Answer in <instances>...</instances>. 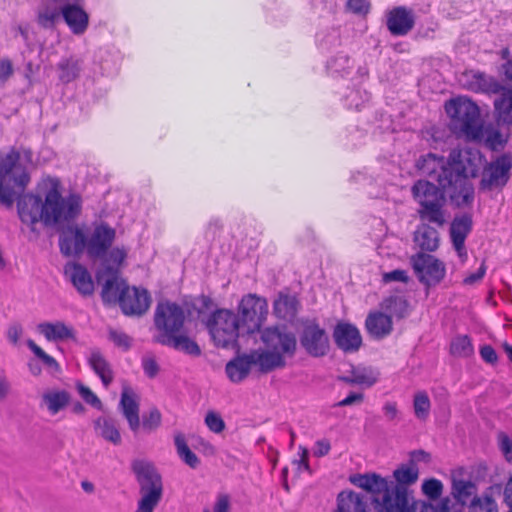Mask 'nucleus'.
<instances>
[{
	"label": "nucleus",
	"instance_id": "5701e85b",
	"mask_svg": "<svg viewBox=\"0 0 512 512\" xmlns=\"http://www.w3.org/2000/svg\"><path fill=\"white\" fill-rule=\"evenodd\" d=\"M64 272L82 296H91L94 293L93 279L84 266L78 263H69L65 266Z\"/></svg>",
	"mask_w": 512,
	"mask_h": 512
},
{
	"label": "nucleus",
	"instance_id": "a878e982",
	"mask_svg": "<svg viewBox=\"0 0 512 512\" xmlns=\"http://www.w3.org/2000/svg\"><path fill=\"white\" fill-rule=\"evenodd\" d=\"M463 81L464 86L475 92L498 93L503 90L497 80L480 72L465 73Z\"/></svg>",
	"mask_w": 512,
	"mask_h": 512
},
{
	"label": "nucleus",
	"instance_id": "a18cd8bd",
	"mask_svg": "<svg viewBox=\"0 0 512 512\" xmlns=\"http://www.w3.org/2000/svg\"><path fill=\"white\" fill-rule=\"evenodd\" d=\"M394 477L397 483L390 482L389 485H407L412 484L418 479V469L415 466L400 467L394 471Z\"/></svg>",
	"mask_w": 512,
	"mask_h": 512
},
{
	"label": "nucleus",
	"instance_id": "3c124183",
	"mask_svg": "<svg viewBox=\"0 0 512 512\" xmlns=\"http://www.w3.org/2000/svg\"><path fill=\"white\" fill-rule=\"evenodd\" d=\"M108 335L109 340L122 350H128L132 346V338L123 331L109 328Z\"/></svg>",
	"mask_w": 512,
	"mask_h": 512
},
{
	"label": "nucleus",
	"instance_id": "bb28decb",
	"mask_svg": "<svg viewBox=\"0 0 512 512\" xmlns=\"http://www.w3.org/2000/svg\"><path fill=\"white\" fill-rule=\"evenodd\" d=\"M368 333L376 339H382L393 331V322L391 316L384 311H371L365 321Z\"/></svg>",
	"mask_w": 512,
	"mask_h": 512
},
{
	"label": "nucleus",
	"instance_id": "423d86ee",
	"mask_svg": "<svg viewBox=\"0 0 512 512\" xmlns=\"http://www.w3.org/2000/svg\"><path fill=\"white\" fill-rule=\"evenodd\" d=\"M132 469L139 483L140 494L135 512H153L163 495L161 475L153 464L144 460L134 461Z\"/></svg>",
	"mask_w": 512,
	"mask_h": 512
},
{
	"label": "nucleus",
	"instance_id": "69168bd1",
	"mask_svg": "<svg viewBox=\"0 0 512 512\" xmlns=\"http://www.w3.org/2000/svg\"><path fill=\"white\" fill-rule=\"evenodd\" d=\"M22 334L23 328L20 324L11 325L7 331L8 340L14 345L18 344V341L21 338Z\"/></svg>",
	"mask_w": 512,
	"mask_h": 512
},
{
	"label": "nucleus",
	"instance_id": "bf43d9fd",
	"mask_svg": "<svg viewBox=\"0 0 512 512\" xmlns=\"http://www.w3.org/2000/svg\"><path fill=\"white\" fill-rule=\"evenodd\" d=\"M499 443L506 460L512 462V440L506 434L501 433L499 435Z\"/></svg>",
	"mask_w": 512,
	"mask_h": 512
},
{
	"label": "nucleus",
	"instance_id": "09e8293b",
	"mask_svg": "<svg viewBox=\"0 0 512 512\" xmlns=\"http://www.w3.org/2000/svg\"><path fill=\"white\" fill-rule=\"evenodd\" d=\"M28 347L32 352L44 363V365L53 372L60 370L57 361L50 355H48L42 348H40L33 340L27 341Z\"/></svg>",
	"mask_w": 512,
	"mask_h": 512
},
{
	"label": "nucleus",
	"instance_id": "e2e57ef3",
	"mask_svg": "<svg viewBox=\"0 0 512 512\" xmlns=\"http://www.w3.org/2000/svg\"><path fill=\"white\" fill-rule=\"evenodd\" d=\"M10 389L11 386L7 374L3 369H0V402L8 397Z\"/></svg>",
	"mask_w": 512,
	"mask_h": 512
},
{
	"label": "nucleus",
	"instance_id": "72a5a7b5",
	"mask_svg": "<svg viewBox=\"0 0 512 512\" xmlns=\"http://www.w3.org/2000/svg\"><path fill=\"white\" fill-rule=\"evenodd\" d=\"M126 288L127 284L122 278L117 275L111 276L102 287L101 297L103 302L107 304L118 302L120 304L121 294Z\"/></svg>",
	"mask_w": 512,
	"mask_h": 512
},
{
	"label": "nucleus",
	"instance_id": "1a4fd4ad",
	"mask_svg": "<svg viewBox=\"0 0 512 512\" xmlns=\"http://www.w3.org/2000/svg\"><path fill=\"white\" fill-rule=\"evenodd\" d=\"M184 319V312L177 304L169 301L158 303L154 323L159 335L155 337V341L160 343V339L179 333L183 327Z\"/></svg>",
	"mask_w": 512,
	"mask_h": 512
},
{
	"label": "nucleus",
	"instance_id": "6e6552de",
	"mask_svg": "<svg viewBox=\"0 0 512 512\" xmlns=\"http://www.w3.org/2000/svg\"><path fill=\"white\" fill-rule=\"evenodd\" d=\"M208 329L215 345L222 348L234 347L242 331L239 317L233 312L221 309L213 313Z\"/></svg>",
	"mask_w": 512,
	"mask_h": 512
},
{
	"label": "nucleus",
	"instance_id": "338daca9",
	"mask_svg": "<svg viewBox=\"0 0 512 512\" xmlns=\"http://www.w3.org/2000/svg\"><path fill=\"white\" fill-rule=\"evenodd\" d=\"M347 7L354 13H366L369 4L366 0H348Z\"/></svg>",
	"mask_w": 512,
	"mask_h": 512
},
{
	"label": "nucleus",
	"instance_id": "f3484780",
	"mask_svg": "<svg viewBox=\"0 0 512 512\" xmlns=\"http://www.w3.org/2000/svg\"><path fill=\"white\" fill-rule=\"evenodd\" d=\"M300 342L307 353L314 357L325 355L329 349L328 336L316 324H309L304 328Z\"/></svg>",
	"mask_w": 512,
	"mask_h": 512
},
{
	"label": "nucleus",
	"instance_id": "680f3d73",
	"mask_svg": "<svg viewBox=\"0 0 512 512\" xmlns=\"http://www.w3.org/2000/svg\"><path fill=\"white\" fill-rule=\"evenodd\" d=\"M480 355L482 359L489 364H495L498 361L497 353L490 345L482 346L480 349Z\"/></svg>",
	"mask_w": 512,
	"mask_h": 512
},
{
	"label": "nucleus",
	"instance_id": "0eeeda50",
	"mask_svg": "<svg viewBox=\"0 0 512 512\" xmlns=\"http://www.w3.org/2000/svg\"><path fill=\"white\" fill-rule=\"evenodd\" d=\"M412 195L419 204L418 214L421 220L443 226L446 222L445 204L446 193L427 180H418L412 186Z\"/></svg>",
	"mask_w": 512,
	"mask_h": 512
},
{
	"label": "nucleus",
	"instance_id": "49530a36",
	"mask_svg": "<svg viewBox=\"0 0 512 512\" xmlns=\"http://www.w3.org/2000/svg\"><path fill=\"white\" fill-rule=\"evenodd\" d=\"M451 353L457 357H469L473 354V345L468 336H458L451 342Z\"/></svg>",
	"mask_w": 512,
	"mask_h": 512
},
{
	"label": "nucleus",
	"instance_id": "4c0bfd02",
	"mask_svg": "<svg viewBox=\"0 0 512 512\" xmlns=\"http://www.w3.org/2000/svg\"><path fill=\"white\" fill-rule=\"evenodd\" d=\"M342 381L349 384L372 386L378 379V373L372 368L368 367H354L350 375L340 378Z\"/></svg>",
	"mask_w": 512,
	"mask_h": 512
},
{
	"label": "nucleus",
	"instance_id": "393cba45",
	"mask_svg": "<svg viewBox=\"0 0 512 512\" xmlns=\"http://www.w3.org/2000/svg\"><path fill=\"white\" fill-rule=\"evenodd\" d=\"M414 26V16L405 7L391 10L387 16V27L393 35H406Z\"/></svg>",
	"mask_w": 512,
	"mask_h": 512
},
{
	"label": "nucleus",
	"instance_id": "473e14b6",
	"mask_svg": "<svg viewBox=\"0 0 512 512\" xmlns=\"http://www.w3.org/2000/svg\"><path fill=\"white\" fill-rule=\"evenodd\" d=\"M461 471H454L452 473V495L462 505H465L468 500L476 493V486L470 480L460 478Z\"/></svg>",
	"mask_w": 512,
	"mask_h": 512
},
{
	"label": "nucleus",
	"instance_id": "4d7b16f0",
	"mask_svg": "<svg viewBox=\"0 0 512 512\" xmlns=\"http://www.w3.org/2000/svg\"><path fill=\"white\" fill-rule=\"evenodd\" d=\"M142 368L149 378H154L159 373L160 367L154 355L146 354L142 358Z\"/></svg>",
	"mask_w": 512,
	"mask_h": 512
},
{
	"label": "nucleus",
	"instance_id": "6ab92c4d",
	"mask_svg": "<svg viewBox=\"0 0 512 512\" xmlns=\"http://www.w3.org/2000/svg\"><path fill=\"white\" fill-rule=\"evenodd\" d=\"M119 408L127 420L130 430L136 434L141 426L139 401L136 393L128 385H123Z\"/></svg>",
	"mask_w": 512,
	"mask_h": 512
},
{
	"label": "nucleus",
	"instance_id": "a19ab883",
	"mask_svg": "<svg viewBox=\"0 0 512 512\" xmlns=\"http://www.w3.org/2000/svg\"><path fill=\"white\" fill-rule=\"evenodd\" d=\"M174 444L180 459L190 468L195 469L199 466L200 460L197 455L189 448L186 438L182 433H176Z\"/></svg>",
	"mask_w": 512,
	"mask_h": 512
},
{
	"label": "nucleus",
	"instance_id": "8fccbe9b",
	"mask_svg": "<svg viewBox=\"0 0 512 512\" xmlns=\"http://www.w3.org/2000/svg\"><path fill=\"white\" fill-rule=\"evenodd\" d=\"M127 254L128 250L124 246H116L110 251L107 250L106 254L101 259L107 264L119 267L124 263Z\"/></svg>",
	"mask_w": 512,
	"mask_h": 512
},
{
	"label": "nucleus",
	"instance_id": "6e6d98bb",
	"mask_svg": "<svg viewBox=\"0 0 512 512\" xmlns=\"http://www.w3.org/2000/svg\"><path fill=\"white\" fill-rule=\"evenodd\" d=\"M205 424L210 431L214 433H221L225 429V423L221 416L214 412L209 411L205 416Z\"/></svg>",
	"mask_w": 512,
	"mask_h": 512
},
{
	"label": "nucleus",
	"instance_id": "13d9d810",
	"mask_svg": "<svg viewBox=\"0 0 512 512\" xmlns=\"http://www.w3.org/2000/svg\"><path fill=\"white\" fill-rule=\"evenodd\" d=\"M409 277L405 270L396 269L390 272L382 273V282L387 284L390 282H403L406 283Z\"/></svg>",
	"mask_w": 512,
	"mask_h": 512
},
{
	"label": "nucleus",
	"instance_id": "c9c22d12",
	"mask_svg": "<svg viewBox=\"0 0 512 512\" xmlns=\"http://www.w3.org/2000/svg\"><path fill=\"white\" fill-rule=\"evenodd\" d=\"M494 108L498 122L512 124V90L503 89L494 101Z\"/></svg>",
	"mask_w": 512,
	"mask_h": 512
},
{
	"label": "nucleus",
	"instance_id": "ea45409f",
	"mask_svg": "<svg viewBox=\"0 0 512 512\" xmlns=\"http://www.w3.org/2000/svg\"><path fill=\"white\" fill-rule=\"evenodd\" d=\"M335 512H366V503L357 493L341 492L338 495V506Z\"/></svg>",
	"mask_w": 512,
	"mask_h": 512
},
{
	"label": "nucleus",
	"instance_id": "b1692460",
	"mask_svg": "<svg viewBox=\"0 0 512 512\" xmlns=\"http://www.w3.org/2000/svg\"><path fill=\"white\" fill-rule=\"evenodd\" d=\"M333 336L338 347L345 352H355L362 344L359 330L349 323H339L334 329Z\"/></svg>",
	"mask_w": 512,
	"mask_h": 512
},
{
	"label": "nucleus",
	"instance_id": "58836bf2",
	"mask_svg": "<svg viewBox=\"0 0 512 512\" xmlns=\"http://www.w3.org/2000/svg\"><path fill=\"white\" fill-rule=\"evenodd\" d=\"M61 15V4L55 0H43L38 11V23L45 28L52 27Z\"/></svg>",
	"mask_w": 512,
	"mask_h": 512
},
{
	"label": "nucleus",
	"instance_id": "f704fd0d",
	"mask_svg": "<svg viewBox=\"0 0 512 512\" xmlns=\"http://www.w3.org/2000/svg\"><path fill=\"white\" fill-rule=\"evenodd\" d=\"M351 482L354 485L374 494H382V492L387 489V485L389 483L387 480L376 474L356 475L351 478Z\"/></svg>",
	"mask_w": 512,
	"mask_h": 512
},
{
	"label": "nucleus",
	"instance_id": "79ce46f5",
	"mask_svg": "<svg viewBox=\"0 0 512 512\" xmlns=\"http://www.w3.org/2000/svg\"><path fill=\"white\" fill-rule=\"evenodd\" d=\"M297 300L294 296L279 294L274 301V312L279 318L289 319L295 316Z\"/></svg>",
	"mask_w": 512,
	"mask_h": 512
},
{
	"label": "nucleus",
	"instance_id": "39448f33",
	"mask_svg": "<svg viewBox=\"0 0 512 512\" xmlns=\"http://www.w3.org/2000/svg\"><path fill=\"white\" fill-rule=\"evenodd\" d=\"M445 109L451 118L452 129L473 140H481L484 128L478 106L471 100L459 97L446 103Z\"/></svg>",
	"mask_w": 512,
	"mask_h": 512
},
{
	"label": "nucleus",
	"instance_id": "2f4dec72",
	"mask_svg": "<svg viewBox=\"0 0 512 512\" xmlns=\"http://www.w3.org/2000/svg\"><path fill=\"white\" fill-rule=\"evenodd\" d=\"M70 402V394L65 390H50L41 397V405L44 406L51 415H56L65 409Z\"/></svg>",
	"mask_w": 512,
	"mask_h": 512
},
{
	"label": "nucleus",
	"instance_id": "ddd939ff",
	"mask_svg": "<svg viewBox=\"0 0 512 512\" xmlns=\"http://www.w3.org/2000/svg\"><path fill=\"white\" fill-rule=\"evenodd\" d=\"M415 500L403 485H387L379 504L385 512H412Z\"/></svg>",
	"mask_w": 512,
	"mask_h": 512
},
{
	"label": "nucleus",
	"instance_id": "aec40b11",
	"mask_svg": "<svg viewBox=\"0 0 512 512\" xmlns=\"http://www.w3.org/2000/svg\"><path fill=\"white\" fill-rule=\"evenodd\" d=\"M472 229L470 215L455 217L450 225V238L459 258L464 262L467 259L465 240Z\"/></svg>",
	"mask_w": 512,
	"mask_h": 512
},
{
	"label": "nucleus",
	"instance_id": "dca6fc26",
	"mask_svg": "<svg viewBox=\"0 0 512 512\" xmlns=\"http://www.w3.org/2000/svg\"><path fill=\"white\" fill-rule=\"evenodd\" d=\"M116 237L115 229L106 224L94 228L87 237V253L94 258H102L112 245Z\"/></svg>",
	"mask_w": 512,
	"mask_h": 512
},
{
	"label": "nucleus",
	"instance_id": "9d476101",
	"mask_svg": "<svg viewBox=\"0 0 512 512\" xmlns=\"http://www.w3.org/2000/svg\"><path fill=\"white\" fill-rule=\"evenodd\" d=\"M242 332L253 333L260 329L268 314L266 299L255 294L242 298L239 304Z\"/></svg>",
	"mask_w": 512,
	"mask_h": 512
},
{
	"label": "nucleus",
	"instance_id": "052dcab7",
	"mask_svg": "<svg viewBox=\"0 0 512 512\" xmlns=\"http://www.w3.org/2000/svg\"><path fill=\"white\" fill-rule=\"evenodd\" d=\"M481 139L485 141L493 148L496 149L502 145V135L498 131H488L484 129V136Z\"/></svg>",
	"mask_w": 512,
	"mask_h": 512
},
{
	"label": "nucleus",
	"instance_id": "e433bc0d",
	"mask_svg": "<svg viewBox=\"0 0 512 512\" xmlns=\"http://www.w3.org/2000/svg\"><path fill=\"white\" fill-rule=\"evenodd\" d=\"M160 344L173 347L190 355L198 356L201 353L199 346L189 337L180 334V332L160 339Z\"/></svg>",
	"mask_w": 512,
	"mask_h": 512
},
{
	"label": "nucleus",
	"instance_id": "603ef678",
	"mask_svg": "<svg viewBox=\"0 0 512 512\" xmlns=\"http://www.w3.org/2000/svg\"><path fill=\"white\" fill-rule=\"evenodd\" d=\"M76 387L78 393L86 403L97 408L98 410H103V404L101 400L96 396V394L92 392V390L89 387L81 383H78Z\"/></svg>",
	"mask_w": 512,
	"mask_h": 512
},
{
	"label": "nucleus",
	"instance_id": "7ed1b4c3",
	"mask_svg": "<svg viewBox=\"0 0 512 512\" xmlns=\"http://www.w3.org/2000/svg\"><path fill=\"white\" fill-rule=\"evenodd\" d=\"M34 168L32 152L27 148L11 149L0 154V201L11 203L14 189L23 190L30 181L29 172Z\"/></svg>",
	"mask_w": 512,
	"mask_h": 512
},
{
	"label": "nucleus",
	"instance_id": "4468645a",
	"mask_svg": "<svg viewBox=\"0 0 512 512\" xmlns=\"http://www.w3.org/2000/svg\"><path fill=\"white\" fill-rule=\"evenodd\" d=\"M259 359L260 355L257 350L238 355L226 364L225 372L227 377L233 383H240L247 378L252 367L257 368L261 373L266 374L271 372L270 370H264L261 367Z\"/></svg>",
	"mask_w": 512,
	"mask_h": 512
},
{
	"label": "nucleus",
	"instance_id": "5fc2aeb1",
	"mask_svg": "<svg viewBox=\"0 0 512 512\" xmlns=\"http://www.w3.org/2000/svg\"><path fill=\"white\" fill-rule=\"evenodd\" d=\"M161 424V413L157 409H153L147 416L143 418L142 428L145 432L155 431Z\"/></svg>",
	"mask_w": 512,
	"mask_h": 512
},
{
	"label": "nucleus",
	"instance_id": "a211bd4d",
	"mask_svg": "<svg viewBox=\"0 0 512 512\" xmlns=\"http://www.w3.org/2000/svg\"><path fill=\"white\" fill-rule=\"evenodd\" d=\"M150 296L145 289L127 286L120 297V306L126 315H142L150 306Z\"/></svg>",
	"mask_w": 512,
	"mask_h": 512
},
{
	"label": "nucleus",
	"instance_id": "f03ea898",
	"mask_svg": "<svg viewBox=\"0 0 512 512\" xmlns=\"http://www.w3.org/2000/svg\"><path fill=\"white\" fill-rule=\"evenodd\" d=\"M81 211V199L77 195L62 197L55 183L45 193V199L26 194L18 202V213L23 223L31 226L42 222L56 226L76 218Z\"/></svg>",
	"mask_w": 512,
	"mask_h": 512
},
{
	"label": "nucleus",
	"instance_id": "37998d69",
	"mask_svg": "<svg viewBox=\"0 0 512 512\" xmlns=\"http://www.w3.org/2000/svg\"><path fill=\"white\" fill-rule=\"evenodd\" d=\"M61 71L60 79L63 82H71L79 76L81 71V62L78 59L69 58L64 59L58 64Z\"/></svg>",
	"mask_w": 512,
	"mask_h": 512
},
{
	"label": "nucleus",
	"instance_id": "c85d7f7f",
	"mask_svg": "<svg viewBox=\"0 0 512 512\" xmlns=\"http://www.w3.org/2000/svg\"><path fill=\"white\" fill-rule=\"evenodd\" d=\"M379 307L391 319H403L408 316L410 311V305L408 300L403 295L394 294L385 297L379 304Z\"/></svg>",
	"mask_w": 512,
	"mask_h": 512
},
{
	"label": "nucleus",
	"instance_id": "9b49d317",
	"mask_svg": "<svg viewBox=\"0 0 512 512\" xmlns=\"http://www.w3.org/2000/svg\"><path fill=\"white\" fill-rule=\"evenodd\" d=\"M419 280L427 286L440 283L446 273L445 265L432 255L419 253L411 258Z\"/></svg>",
	"mask_w": 512,
	"mask_h": 512
},
{
	"label": "nucleus",
	"instance_id": "f257e3e1",
	"mask_svg": "<svg viewBox=\"0 0 512 512\" xmlns=\"http://www.w3.org/2000/svg\"><path fill=\"white\" fill-rule=\"evenodd\" d=\"M483 166L481 154L472 149L453 150L448 160L428 153L416 162L417 170L438 183V186L457 207L468 206L474 199L469 178L477 176Z\"/></svg>",
	"mask_w": 512,
	"mask_h": 512
},
{
	"label": "nucleus",
	"instance_id": "774afa93",
	"mask_svg": "<svg viewBox=\"0 0 512 512\" xmlns=\"http://www.w3.org/2000/svg\"><path fill=\"white\" fill-rule=\"evenodd\" d=\"M230 503L227 495H219L214 505V512H229Z\"/></svg>",
	"mask_w": 512,
	"mask_h": 512
},
{
	"label": "nucleus",
	"instance_id": "c756f323",
	"mask_svg": "<svg viewBox=\"0 0 512 512\" xmlns=\"http://www.w3.org/2000/svg\"><path fill=\"white\" fill-rule=\"evenodd\" d=\"M414 241L420 249L432 252L439 247L440 237L435 228L423 223L415 231Z\"/></svg>",
	"mask_w": 512,
	"mask_h": 512
},
{
	"label": "nucleus",
	"instance_id": "4be33fe9",
	"mask_svg": "<svg viewBox=\"0 0 512 512\" xmlns=\"http://www.w3.org/2000/svg\"><path fill=\"white\" fill-rule=\"evenodd\" d=\"M92 424L96 437L114 446L122 444L120 426L116 419L109 415H101L95 418Z\"/></svg>",
	"mask_w": 512,
	"mask_h": 512
},
{
	"label": "nucleus",
	"instance_id": "2eb2a0df",
	"mask_svg": "<svg viewBox=\"0 0 512 512\" xmlns=\"http://www.w3.org/2000/svg\"><path fill=\"white\" fill-rule=\"evenodd\" d=\"M61 4V16L75 35H82L88 28L89 16L79 5L81 0H55Z\"/></svg>",
	"mask_w": 512,
	"mask_h": 512
},
{
	"label": "nucleus",
	"instance_id": "412c9836",
	"mask_svg": "<svg viewBox=\"0 0 512 512\" xmlns=\"http://www.w3.org/2000/svg\"><path fill=\"white\" fill-rule=\"evenodd\" d=\"M59 245L64 255H78L87 250V236L80 227L69 226L61 233Z\"/></svg>",
	"mask_w": 512,
	"mask_h": 512
},
{
	"label": "nucleus",
	"instance_id": "0e129e2a",
	"mask_svg": "<svg viewBox=\"0 0 512 512\" xmlns=\"http://www.w3.org/2000/svg\"><path fill=\"white\" fill-rule=\"evenodd\" d=\"M485 273H486V266L483 262L477 272L471 273L467 277L464 278L463 283L465 285H474L475 283H478L479 281L482 280Z\"/></svg>",
	"mask_w": 512,
	"mask_h": 512
},
{
	"label": "nucleus",
	"instance_id": "7c9ffc66",
	"mask_svg": "<svg viewBox=\"0 0 512 512\" xmlns=\"http://www.w3.org/2000/svg\"><path fill=\"white\" fill-rule=\"evenodd\" d=\"M88 363L93 371L100 377L105 387L113 381L114 375L111 365L99 350H92L88 357Z\"/></svg>",
	"mask_w": 512,
	"mask_h": 512
},
{
	"label": "nucleus",
	"instance_id": "c03bdc74",
	"mask_svg": "<svg viewBox=\"0 0 512 512\" xmlns=\"http://www.w3.org/2000/svg\"><path fill=\"white\" fill-rule=\"evenodd\" d=\"M414 414L417 419L425 421L430 414L431 402L429 396L424 391H418L413 399Z\"/></svg>",
	"mask_w": 512,
	"mask_h": 512
},
{
	"label": "nucleus",
	"instance_id": "f8f14e48",
	"mask_svg": "<svg viewBox=\"0 0 512 512\" xmlns=\"http://www.w3.org/2000/svg\"><path fill=\"white\" fill-rule=\"evenodd\" d=\"M511 167L512 160L506 155L491 162L483 170L479 189L482 191H492L504 187L509 180Z\"/></svg>",
	"mask_w": 512,
	"mask_h": 512
},
{
	"label": "nucleus",
	"instance_id": "cd10ccee",
	"mask_svg": "<svg viewBox=\"0 0 512 512\" xmlns=\"http://www.w3.org/2000/svg\"><path fill=\"white\" fill-rule=\"evenodd\" d=\"M38 331L48 341L75 340L74 329L62 321L41 323L38 325Z\"/></svg>",
	"mask_w": 512,
	"mask_h": 512
},
{
	"label": "nucleus",
	"instance_id": "864d4df0",
	"mask_svg": "<svg viewBox=\"0 0 512 512\" xmlns=\"http://www.w3.org/2000/svg\"><path fill=\"white\" fill-rule=\"evenodd\" d=\"M442 490L443 484L434 478L426 480L422 484L423 493L430 499H437L442 494Z\"/></svg>",
	"mask_w": 512,
	"mask_h": 512
},
{
	"label": "nucleus",
	"instance_id": "de8ad7c7",
	"mask_svg": "<svg viewBox=\"0 0 512 512\" xmlns=\"http://www.w3.org/2000/svg\"><path fill=\"white\" fill-rule=\"evenodd\" d=\"M470 512H498L495 500L488 495L473 498Z\"/></svg>",
	"mask_w": 512,
	"mask_h": 512
},
{
	"label": "nucleus",
	"instance_id": "20e7f679",
	"mask_svg": "<svg viewBox=\"0 0 512 512\" xmlns=\"http://www.w3.org/2000/svg\"><path fill=\"white\" fill-rule=\"evenodd\" d=\"M261 340L265 349H257L260 364L264 370H276L286 366V358L295 354L297 341L292 333L277 327H269L262 331Z\"/></svg>",
	"mask_w": 512,
	"mask_h": 512
}]
</instances>
